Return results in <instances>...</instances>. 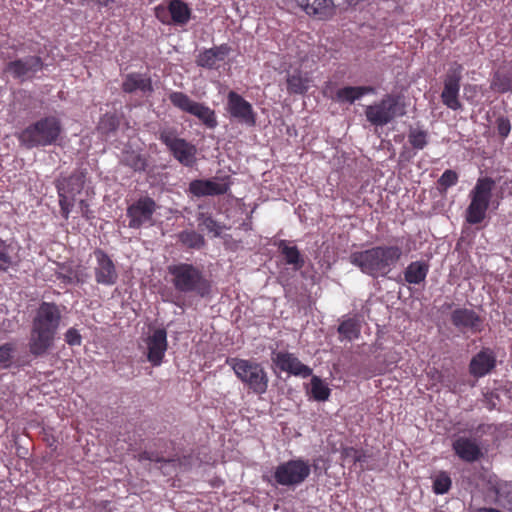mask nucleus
<instances>
[{
    "label": "nucleus",
    "instance_id": "obj_1",
    "mask_svg": "<svg viewBox=\"0 0 512 512\" xmlns=\"http://www.w3.org/2000/svg\"><path fill=\"white\" fill-rule=\"evenodd\" d=\"M61 320L62 312L59 305L46 301L39 304L32 320L28 343L33 356H43L53 347Z\"/></svg>",
    "mask_w": 512,
    "mask_h": 512
},
{
    "label": "nucleus",
    "instance_id": "obj_2",
    "mask_svg": "<svg viewBox=\"0 0 512 512\" xmlns=\"http://www.w3.org/2000/svg\"><path fill=\"white\" fill-rule=\"evenodd\" d=\"M403 250L397 245H379L372 248L352 252L349 261L362 273L373 278L387 276L400 261Z\"/></svg>",
    "mask_w": 512,
    "mask_h": 512
},
{
    "label": "nucleus",
    "instance_id": "obj_3",
    "mask_svg": "<svg viewBox=\"0 0 512 512\" xmlns=\"http://www.w3.org/2000/svg\"><path fill=\"white\" fill-rule=\"evenodd\" d=\"M171 283L177 292L193 293L201 298L211 293V281L206 278L202 269L190 263L180 262L167 267Z\"/></svg>",
    "mask_w": 512,
    "mask_h": 512
},
{
    "label": "nucleus",
    "instance_id": "obj_4",
    "mask_svg": "<svg viewBox=\"0 0 512 512\" xmlns=\"http://www.w3.org/2000/svg\"><path fill=\"white\" fill-rule=\"evenodd\" d=\"M62 124L56 116H45L25 127L18 135L21 146L27 149L54 145L62 134Z\"/></svg>",
    "mask_w": 512,
    "mask_h": 512
},
{
    "label": "nucleus",
    "instance_id": "obj_5",
    "mask_svg": "<svg viewBox=\"0 0 512 512\" xmlns=\"http://www.w3.org/2000/svg\"><path fill=\"white\" fill-rule=\"evenodd\" d=\"M226 363L245 387L256 395L267 392L269 377L264 367L255 360L227 358Z\"/></svg>",
    "mask_w": 512,
    "mask_h": 512
},
{
    "label": "nucleus",
    "instance_id": "obj_6",
    "mask_svg": "<svg viewBox=\"0 0 512 512\" xmlns=\"http://www.w3.org/2000/svg\"><path fill=\"white\" fill-rule=\"evenodd\" d=\"M495 188L491 177H480L469 193L470 203L465 211V220L470 225L481 223L486 218L487 210Z\"/></svg>",
    "mask_w": 512,
    "mask_h": 512
},
{
    "label": "nucleus",
    "instance_id": "obj_7",
    "mask_svg": "<svg viewBox=\"0 0 512 512\" xmlns=\"http://www.w3.org/2000/svg\"><path fill=\"white\" fill-rule=\"evenodd\" d=\"M86 175L81 170L73 171L69 176H61L54 182L58 194L60 214L68 220L75 205L76 196L84 188Z\"/></svg>",
    "mask_w": 512,
    "mask_h": 512
},
{
    "label": "nucleus",
    "instance_id": "obj_8",
    "mask_svg": "<svg viewBox=\"0 0 512 512\" xmlns=\"http://www.w3.org/2000/svg\"><path fill=\"white\" fill-rule=\"evenodd\" d=\"M168 98L175 108L195 116L207 128L214 129L217 127L218 121L215 111L204 103L196 102L180 91H172Z\"/></svg>",
    "mask_w": 512,
    "mask_h": 512
},
{
    "label": "nucleus",
    "instance_id": "obj_9",
    "mask_svg": "<svg viewBox=\"0 0 512 512\" xmlns=\"http://www.w3.org/2000/svg\"><path fill=\"white\" fill-rule=\"evenodd\" d=\"M158 139L163 143L171 155L183 166L193 167L196 163L197 148L191 142L177 136L174 129H163Z\"/></svg>",
    "mask_w": 512,
    "mask_h": 512
},
{
    "label": "nucleus",
    "instance_id": "obj_10",
    "mask_svg": "<svg viewBox=\"0 0 512 512\" xmlns=\"http://www.w3.org/2000/svg\"><path fill=\"white\" fill-rule=\"evenodd\" d=\"M310 473L309 462L298 458L279 464L275 468L273 478L281 486H298L309 477Z\"/></svg>",
    "mask_w": 512,
    "mask_h": 512
},
{
    "label": "nucleus",
    "instance_id": "obj_11",
    "mask_svg": "<svg viewBox=\"0 0 512 512\" xmlns=\"http://www.w3.org/2000/svg\"><path fill=\"white\" fill-rule=\"evenodd\" d=\"M403 114L404 111L400 109L398 98L390 94L378 103L368 105L365 109L367 120L375 126H384Z\"/></svg>",
    "mask_w": 512,
    "mask_h": 512
},
{
    "label": "nucleus",
    "instance_id": "obj_12",
    "mask_svg": "<svg viewBox=\"0 0 512 512\" xmlns=\"http://www.w3.org/2000/svg\"><path fill=\"white\" fill-rule=\"evenodd\" d=\"M156 210L157 204L153 198L149 196L140 197L127 207L128 227L140 229L144 226L152 225Z\"/></svg>",
    "mask_w": 512,
    "mask_h": 512
},
{
    "label": "nucleus",
    "instance_id": "obj_13",
    "mask_svg": "<svg viewBox=\"0 0 512 512\" xmlns=\"http://www.w3.org/2000/svg\"><path fill=\"white\" fill-rule=\"evenodd\" d=\"M462 65L454 63L444 77V87L441 93L442 103L453 111L460 110L462 104L459 100L460 83L462 79Z\"/></svg>",
    "mask_w": 512,
    "mask_h": 512
},
{
    "label": "nucleus",
    "instance_id": "obj_14",
    "mask_svg": "<svg viewBox=\"0 0 512 512\" xmlns=\"http://www.w3.org/2000/svg\"><path fill=\"white\" fill-rule=\"evenodd\" d=\"M43 68L44 62L42 58L33 55L8 62L5 66V72L14 79L24 82L35 78L36 74L42 71Z\"/></svg>",
    "mask_w": 512,
    "mask_h": 512
},
{
    "label": "nucleus",
    "instance_id": "obj_15",
    "mask_svg": "<svg viewBox=\"0 0 512 512\" xmlns=\"http://www.w3.org/2000/svg\"><path fill=\"white\" fill-rule=\"evenodd\" d=\"M226 110L230 118L237 120L239 123L247 126H255L256 113L252 105L235 91L227 94Z\"/></svg>",
    "mask_w": 512,
    "mask_h": 512
},
{
    "label": "nucleus",
    "instance_id": "obj_16",
    "mask_svg": "<svg viewBox=\"0 0 512 512\" xmlns=\"http://www.w3.org/2000/svg\"><path fill=\"white\" fill-rule=\"evenodd\" d=\"M96 264L93 268L95 281L104 286H112L118 280V272L112 258L102 249L93 252Z\"/></svg>",
    "mask_w": 512,
    "mask_h": 512
},
{
    "label": "nucleus",
    "instance_id": "obj_17",
    "mask_svg": "<svg viewBox=\"0 0 512 512\" xmlns=\"http://www.w3.org/2000/svg\"><path fill=\"white\" fill-rule=\"evenodd\" d=\"M271 361L281 372H287L294 376L307 378L312 375V369L303 364L298 357L288 351H276L271 353Z\"/></svg>",
    "mask_w": 512,
    "mask_h": 512
},
{
    "label": "nucleus",
    "instance_id": "obj_18",
    "mask_svg": "<svg viewBox=\"0 0 512 512\" xmlns=\"http://www.w3.org/2000/svg\"><path fill=\"white\" fill-rule=\"evenodd\" d=\"M229 189L230 185L225 179H195L188 187L189 193L195 197L224 195Z\"/></svg>",
    "mask_w": 512,
    "mask_h": 512
},
{
    "label": "nucleus",
    "instance_id": "obj_19",
    "mask_svg": "<svg viewBox=\"0 0 512 512\" xmlns=\"http://www.w3.org/2000/svg\"><path fill=\"white\" fill-rule=\"evenodd\" d=\"M167 347L166 330L163 328L154 330L152 335L147 338V360L155 367L160 366L163 362Z\"/></svg>",
    "mask_w": 512,
    "mask_h": 512
},
{
    "label": "nucleus",
    "instance_id": "obj_20",
    "mask_svg": "<svg viewBox=\"0 0 512 512\" xmlns=\"http://www.w3.org/2000/svg\"><path fill=\"white\" fill-rule=\"evenodd\" d=\"M452 324L461 331L480 332L482 330V319L472 309L457 308L451 313Z\"/></svg>",
    "mask_w": 512,
    "mask_h": 512
},
{
    "label": "nucleus",
    "instance_id": "obj_21",
    "mask_svg": "<svg viewBox=\"0 0 512 512\" xmlns=\"http://www.w3.org/2000/svg\"><path fill=\"white\" fill-rule=\"evenodd\" d=\"M496 366V355L490 348H483L469 363V373L475 378L489 374Z\"/></svg>",
    "mask_w": 512,
    "mask_h": 512
},
{
    "label": "nucleus",
    "instance_id": "obj_22",
    "mask_svg": "<svg viewBox=\"0 0 512 512\" xmlns=\"http://www.w3.org/2000/svg\"><path fill=\"white\" fill-rule=\"evenodd\" d=\"M230 52L231 47L226 43L204 49L197 56L196 64L206 69H218L219 63L223 62Z\"/></svg>",
    "mask_w": 512,
    "mask_h": 512
},
{
    "label": "nucleus",
    "instance_id": "obj_23",
    "mask_svg": "<svg viewBox=\"0 0 512 512\" xmlns=\"http://www.w3.org/2000/svg\"><path fill=\"white\" fill-rule=\"evenodd\" d=\"M307 15L317 19H327L333 15L335 5L333 0H294Z\"/></svg>",
    "mask_w": 512,
    "mask_h": 512
},
{
    "label": "nucleus",
    "instance_id": "obj_24",
    "mask_svg": "<svg viewBox=\"0 0 512 512\" xmlns=\"http://www.w3.org/2000/svg\"><path fill=\"white\" fill-rule=\"evenodd\" d=\"M452 448L455 454L465 462H475L482 456V452L478 444L466 437L457 438L453 442Z\"/></svg>",
    "mask_w": 512,
    "mask_h": 512
},
{
    "label": "nucleus",
    "instance_id": "obj_25",
    "mask_svg": "<svg viewBox=\"0 0 512 512\" xmlns=\"http://www.w3.org/2000/svg\"><path fill=\"white\" fill-rule=\"evenodd\" d=\"M122 90L125 93L141 91L145 94L152 93L154 89L152 85V79L148 74L133 72L125 76L122 82Z\"/></svg>",
    "mask_w": 512,
    "mask_h": 512
},
{
    "label": "nucleus",
    "instance_id": "obj_26",
    "mask_svg": "<svg viewBox=\"0 0 512 512\" xmlns=\"http://www.w3.org/2000/svg\"><path fill=\"white\" fill-rule=\"evenodd\" d=\"M288 240H279L275 245L284 257L285 263L291 265L295 271L302 269L305 265L304 257L295 245H290Z\"/></svg>",
    "mask_w": 512,
    "mask_h": 512
},
{
    "label": "nucleus",
    "instance_id": "obj_27",
    "mask_svg": "<svg viewBox=\"0 0 512 512\" xmlns=\"http://www.w3.org/2000/svg\"><path fill=\"white\" fill-rule=\"evenodd\" d=\"M169 11L172 24L178 26L186 25L192 16V9L183 0H170Z\"/></svg>",
    "mask_w": 512,
    "mask_h": 512
},
{
    "label": "nucleus",
    "instance_id": "obj_28",
    "mask_svg": "<svg viewBox=\"0 0 512 512\" xmlns=\"http://www.w3.org/2000/svg\"><path fill=\"white\" fill-rule=\"evenodd\" d=\"M429 268L425 261L411 262L404 271V279L409 284L418 285L426 279Z\"/></svg>",
    "mask_w": 512,
    "mask_h": 512
},
{
    "label": "nucleus",
    "instance_id": "obj_29",
    "mask_svg": "<svg viewBox=\"0 0 512 512\" xmlns=\"http://www.w3.org/2000/svg\"><path fill=\"white\" fill-rule=\"evenodd\" d=\"M375 89L371 86H346L336 92V100L339 102L354 103L366 94H373Z\"/></svg>",
    "mask_w": 512,
    "mask_h": 512
},
{
    "label": "nucleus",
    "instance_id": "obj_30",
    "mask_svg": "<svg viewBox=\"0 0 512 512\" xmlns=\"http://www.w3.org/2000/svg\"><path fill=\"white\" fill-rule=\"evenodd\" d=\"M341 338L352 341L360 336L361 324L356 317L343 320L337 329Z\"/></svg>",
    "mask_w": 512,
    "mask_h": 512
},
{
    "label": "nucleus",
    "instance_id": "obj_31",
    "mask_svg": "<svg viewBox=\"0 0 512 512\" xmlns=\"http://www.w3.org/2000/svg\"><path fill=\"white\" fill-rule=\"evenodd\" d=\"M289 94H304L309 88V79L300 71L289 74L286 79Z\"/></svg>",
    "mask_w": 512,
    "mask_h": 512
},
{
    "label": "nucleus",
    "instance_id": "obj_32",
    "mask_svg": "<svg viewBox=\"0 0 512 512\" xmlns=\"http://www.w3.org/2000/svg\"><path fill=\"white\" fill-rule=\"evenodd\" d=\"M178 241L189 249H201L205 245L204 237L194 230H183L178 235Z\"/></svg>",
    "mask_w": 512,
    "mask_h": 512
},
{
    "label": "nucleus",
    "instance_id": "obj_33",
    "mask_svg": "<svg viewBox=\"0 0 512 512\" xmlns=\"http://www.w3.org/2000/svg\"><path fill=\"white\" fill-rule=\"evenodd\" d=\"M309 393L314 400L323 402L329 399L331 390L320 377L312 376Z\"/></svg>",
    "mask_w": 512,
    "mask_h": 512
},
{
    "label": "nucleus",
    "instance_id": "obj_34",
    "mask_svg": "<svg viewBox=\"0 0 512 512\" xmlns=\"http://www.w3.org/2000/svg\"><path fill=\"white\" fill-rule=\"evenodd\" d=\"M491 89L501 94L512 92V72H496L491 81Z\"/></svg>",
    "mask_w": 512,
    "mask_h": 512
},
{
    "label": "nucleus",
    "instance_id": "obj_35",
    "mask_svg": "<svg viewBox=\"0 0 512 512\" xmlns=\"http://www.w3.org/2000/svg\"><path fill=\"white\" fill-rule=\"evenodd\" d=\"M119 127V119L115 114L106 113L99 121L97 129L105 135L115 132Z\"/></svg>",
    "mask_w": 512,
    "mask_h": 512
},
{
    "label": "nucleus",
    "instance_id": "obj_36",
    "mask_svg": "<svg viewBox=\"0 0 512 512\" xmlns=\"http://www.w3.org/2000/svg\"><path fill=\"white\" fill-rule=\"evenodd\" d=\"M197 220L199 221L200 227L207 230L209 233H213L215 237L220 235L221 226L210 214L199 213Z\"/></svg>",
    "mask_w": 512,
    "mask_h": 512
},
{
    "label": "nucleus",
    "instance_id": "obj_37",
    "mask_svg": "<svg viewBox=\"0 0 512 512\" xmlns=\"http://www.w3.org/2000/svg\"><path fill=\"white\" fill-rule=\"evenodd\" d=\"M122 162L134 171H144L147 166L146 159L141 154L135 152L126 153Z\"/></svg>",
    "mask_w": 512,
    "mask_h": 512
},
{
    "label": "nucleus",
    "instance_id": "obj_38",
    "mask_svg": "<svg viewBox=\"0 0 512 512\" xmlns=\"http://www.w3.org/2000/svg\"><path fill=\"white\" fill-rule=\"evenodd\" d=\"M452 485L449 474L445 471L439 472L433 481V491L435 494L443 495L447 493Z\"/></svg>",
    "mask_w": 512,
    "mask_h": 512
},
{
    "label": "nucleus",
    "instance_id": "obj_39",
    "mask_svg": "<svg viewBox=\"0 0 512 512\" xmlns=\"http://www.w3.org/2000/svg\"><path fill=\"white\" fill-rule=\"evenodd\" d=\"M427 132L420 129H411L408 134V141L414 149L422 150L428 143Z\"/></svg>",
    "mask_w": 512,
    "mask_h": 512
},
{
    "label": "nucleus",
    "instance_id": "obj_40",
    "mask_svg": "<svg viewBox=\"0 0 512 512\" xmlns=\"http://www.w3.org/2000/svg\"><path fill=\"white\" fill-rule=\"evenodd\" d=\"M458 182V174L451 169L445 170L438 179V185L441 189L446 190L449 187L456 185Z\"/></svg>",
    "mask_w": 512,
    "mask_h": 512
},
{
    "label": "nucleus",
    "instance_id": "obj_41",
    "mask_svg": "<svg viewBox=\"0 0 512 512\" xmlns=\"http://www.w3.org/2000/svg\"><path fill=\"white\" fill-rule=\"evenodd\" d=\"M3 249H0V272H7L13 265L12 256L7 252V245L1 242Z\"/></svg>",
    "mask_w": 512,
    "mask_h": 512
},
{
    "label": "nucleus",
    "instance_id": "obj_42",
    "mask_svg": "<svg viewBox=\"0 0 512 512\" xmlns=\"http://www.w3.org/2000/svg\"><path fill=\"white\" fill-rule=\"evenodd\" d=\"M496 128L499 136L505 139L511 131V123L508 118L500 116L496 119Z\"/></svg>",
    "mask_w": 512,
    "mask_h": 512
},
{
    "label": "nucleus",
    "instance_id": "obj_43",
    "mask_svg": "<svg viewBox=\"0 0 512 512\" xmlns=\"http://www.w3.org/2000/svg\"><path fill=\"white\" fill-rule=\"evenodd\" d=\"M64 340L70 346H80L82 343V337L79 331L73 327L65 332Z\"/></svg>",
    "mask_w": 512,
    "mask_h": 512
},
{
    "label": "nucleus",
    "instance_id": "obj_44",
    "mask_svg": "<svg viewBox=\"0 0 512 512\" xmlns=\"http://www.w3.org/2000/svg\"><path fill=\"white\" fill-rule=\"evenodd\" d=\"M14 352V346L11 343H5L0 346V363H3L5 367H8L11 363L12 353Z\"/></svg>",
    "mask_w": 512,
    "mask_h": 512
},
{
    "label": "nucleus",
    "instance_id": "obj_45",
    "mask_svg": "<svg viewBox=\"0 0 512 512\" xmlns=\"http://www.w3.org/2000/svg\"><path fill=\"white\" fill-rule=\"evenodd\" d=\"M155 16L163 24H172L169 4H167L166 7L163 5H158L155 8Z\"/></svg>",
    "mask_w": 512,
    "mask_h": 512
},
{
    "label": "nucleus",
    "instance_id": "obj_46",
    "mask_svg": "<svg viewBox=\"0 0 512 512\" xmlns=\"http://www.w3.org/2000/svg\"><path fill=\"white\" fill-rule=\"evenodd\" d=\"M346 457H351L354 463H364L366 462L368 456L363 450H358L356 448L350 447L345 450Z\"/></svg>",
    "mask_w": 512,
    "mask_h": 512
},
{
    "label": "nucleus",
    "instance_id": "obj_47",
    "mask_svg": "<svg viewBox=\"0 0 512 512\" xmlns=\"http://www.w3.org/2000/svg\"><path fill=\"white\" fill-rule=\"evenodd\" d=\"M78 208L81 213V216L86 220H91L94 217L93 211L90 209V205L87 200L81 199L78 202Z\"/></svg>",
    "mask_w": 512,
    "mask_h": 512
},
{
    "label": "nucleus",
    "instance_id": "obj_48",
    "mask_svg": "<svg viewBox=\"0 0 512 512\" xmlns=\"http://www.w3.org/2000/svg\"><path fill=\"white\" fill-rule=\"evenodd\" d=\"M138 457H139L140 461H142V460H147V461H152V462H165L166 461L163 456H160L158 453L151 452V451H143L139 454Z\"/></svg>",
    "mask_w": 512,
    "mask_h": 512
},
{
    "label": "nucleus",
    "instance_id": "obj_49",
    "mask_svg": "<svg viewBox=\"0 0 512 512\" xmlns=\"http://www.w3.org/2000/svg\"><path fill=\"white\" fill-rule=\"evenodd\" d=\"M498 395L493 393V392H488L484 395V404H485V407L488 409V410H494L496 408V400H498Z\"/></svg>",
    "mask_w": 512,
    "mask_h": 512
},
{
    "label": "nucleus",
    "instance_id": "obj_50",
    "mask_svg": "<svg viewBox=\"0 0 512 512\" xmlns=\"http://www.w3.org/2000/svg\"><path fill=\"white\" fill-rule=\"evenodd\" d=\"M115 1L116 0H97L98 4L104 7L108 6L111 3H114Z\"/></svg>",
    "mask_w": 512,
    "mask_h": 512
}]
</instances>
